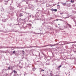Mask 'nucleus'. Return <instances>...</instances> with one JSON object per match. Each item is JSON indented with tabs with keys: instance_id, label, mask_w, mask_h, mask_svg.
Listing matches in <instances>:
<instances>
[{
	"instance_id": "obj_1",
	"label": "nucleus",
	"mask_w": 76,
	"mask_h": 76,
	"mask_svg": "<svg viewBox=\"0 0 76 76\" xmlns=\"http://www.w3.org/2000/svg\"><path fill=\"white\" fill-rule=\"evenodd\" d=\"M55 45H49L48 46H50V47H52L53 46H55Z\"/></svg>"
},
{
	"instance_id": "obj_2",
	"label": "nucleus",
	"mask_w": 76,
	"mask_h": 76,
	"mask_svg": "<svg viewBox=\"0 0 76 76\" xmlns=\"http://www.w3.org/2000/svg\"><path fill=\"white\" fill-rule=\"evenodd\" d=\"M20 17H21V16H23V15H22L21 14H20L19 15Z\"/></svg>"
},
{
	"instance_id": "obj_3",
	"label": "nucleus",
	"mask_w": 76,
	"mask_h": 76,
	"mask_svg": "<svg viewBox=\"0 0 76 76\" xmlns=\"http://www.w3.org/2000/svg\"><path fill=\"white\" fill-rule=\"evenodd\" d=\"M13 72L15 73H17V72H16L15 70H13Z\"/></svg>"
},
{
	"instance_id": "obj_4",
	"label": "nucleus",
	"mask_w": 76,
	"mask_h": 76,
	"mask_svg": "<svg viewBox=\"0 0 76 76\" xmlns=\"http://www.w3.org/2000/svg\"><path fill=\"white\" fill-rule=\"evenodd\" d=\"M60 20V19H56V20H54V21H55V20H57V21H58V20Z\"/></svg>"
},
{
	"instance_id": "obj_5",
	"label": "nucleus",
	"mask_w": 76,
	"mask_h": 76,
	"mask_svg": "<svg viewBox=\"0 0 76 76\" xmlns=\"http://www.w3.org/2000/svg\"><path fill=\"white\" fill-rule=\"evenodd\" d=\"M51 10L52 11H54V10L53 9H51Z\"/></svg>"
},
{
	"instance_id": "obj_6",
	"label": "nucleus",
	"mask_w": 76,
	"mask_h": 76,
	"mask_svg": "<svg viewBox=\"0 0 76 76\" xmlns=\"http://www.w3.org/2000/svg\"><path fill=\"white\" fill-rule=\"evenodd\" d=\"M54 11H55V12H56L57 11V9H55L54 10Z\"/></svg>"
},
{
	"instance_id": "obj_7",
	"label": "nucleus",
	"mask_w": 76,
	"mask_h": 76,
	"mask_svg": "<svg viewBox=\"0 0 76 76\" xmlns=\"http://www.w3.org/2000/svg\"><path fill=\"white\" fill-rule=\"evenodd\" d=\"M61 67V65H60L58 66V68H60Z\"/></svg>"
},
{
	"instance_id": "obj_8",
	"label": "nucleus",
	"mask_w": 76,
	"mask_h": 76,
	"mask_svg": "<svg viewBox=\"0 0 76 76\" xmlns=\"http://www.w3.org/2000/svg\"><path fill=\"white\" fill-rule=\"evenodd\" d=\"M44 70L43 69H41V72L44 71Z\"/></svg>"
},
{
	"instance_id": "obj_9",
	"label": "nucleus",
	"mask_w": 76,
	"mask_h": 76,
	"mask_svg": "<svg viewBox=\"0 0 76 76\" xmlns=\"http://www.w3.org/2000/svg\"><path fill=\"white\" fill-rule=\"evenodd\" d=\"M13 53H15V51H14L13 52Z\"/></svg>"
},
{
	"instance_id": "obj_10",
	"label": "nucleus",
	"mask_w": 76,
	"mask_h": 76,
	"mask_svg": "<svg viewBox=\"0 0 76 76\" xmlns=\"http://www.w3.org/2000/svg\"><path fill=\"white\" fill-rule=\"evenodd\" d=\"M10 67H8V69L9 70H10Z\"/></svg>"
},
{
	"instance_id": "obj_11",
	"label": "nucleus",
	"mask_w": 76,
	"mask_h": 76,
	"mask_svg": "<svg viewBox=\"0 0 76 76\" xmlns=\"http://www.w3.org/2000/svg\"><path fill=\"white\" fill-rule=\"evenodd\" d=\"M71 2H72V3H73V2H74V1H72V0H71Z\"/></svg>"
},
{
	"instance_id": "obj_12",
	"label": "nucleus",
	"mask_w": 76,
	"mask_h": 76,
	"mask_svg": "<svg viewBox=\"0 0 76 76\" xmlns=\"http://www.w3.org/2000/svg\"><path fill=\"white\" fill-rule=\"evenodd\" d=\"M22 52H23V53H24V51L23 50H22Z\"/></svg>"
},
{
	"instance_id": "obj_13",
	"label": "nucleus",
	"mask_w": 76,
	"mask_h": 76,
	"mask_svg": "<svg viewBox=\"0 0 76 76\" xmlns=\"http://www.w3.org/2000/svg\"><path fill=\"white\" fill-rule=\"evenodd\" d=\"M42 76H45V75H42Z\"/></svg>"
},
{
	"instance_id": "obj_14",
	"label": "nucleus",
	"mask_w": 76,
	"mask_h": 76,
	"mask_svg": "<svg viewBox=\"0 0 76 76\" xmlns=\"http://www.w3.org/2000/svg\"><path fill=\"white\" fill-rule=\"evenodd\" d=\"M64 4V5H66V4L65 3V4Z\"/></svg>"
},
{
	"instance_id": "obj_15",
	"label": "nucleus",
	"mask_w": 76,
	"mask_h": 76,
	"mask_svg": "<svg viewBox=\"0 0 76 76\" xmlns=\"http://www.w3.org/2000/svg\"><path fill=\"white\" fill-rule=\"evenodd\" d=\"M23 55H24V54H25L24 53H23Z\"/></svg>"
},
{
	"instance_id": "obj_16",
	"label": "nucleus",
	"mask_w": 76,
	"mask_h": 76,
	"mask_svg": "<svg viewBox=\"0 0 76 76\" xmlns=\"http://www.w3.org/2000/svg\"><path fill=\"white\" fill-rule=\"evenodd\" d=\"M57 6H59V5H58Z\"/></svg>"
},
{
	"instance_id": "obj_17",
	"label": "nucleus",
	"mask_w": 76,
	"mask_h": 76,
	"mask_svg": "<svg viewBox=\"0 0 76 76\" xmlns=\"http://www.w3.org/2000/svg\"><path fill=\"white\" fill-rule=\"evenodd\" d=\"M60 25V24H58V25Z\"/></svg>"
},
{
	"instance_id": "obj_18",
	"label": "nucleus",
	"mask_w": 76,
	"mask_h": 76,
	"mask_svg": "<svg viewBox=\"0 0 76 76\" xmlns=\"http://www.w3.org/2000/svg\"><path fill=\"white\" fill-rule=\"evenodd\" d=\"M68 25H69V24H68Z\"/></svg>"
},
{
	"instance_id": "obj_19",
	"label": "nucleus",
	"mask_w": 76,
	"mask_h": 76,
	"mask_svg": "<svg viewBox=\"0 0 76 76\" xmlns=\"http://www.w3.org/2000/svg\"><path fill=\"white\" fill-rule=\"evenodd\" d=\"M47 46H48V45H47Z\"/></svg>"
},
{
	"instance_id": "obj_20",
	"label": "nucleus",
	"mask_w": 76,
	"mask_h": 76,
	"mask_svg": "<svg viewBox=\"0 0 76 76\" xmlns=\"http://www.w3.org/2000/svg\"><path fill=\"white\" fill-rule=\"evenodd\" d=\"M30 17L31 16H30Z\"/></svg>"
}]
</instances>
